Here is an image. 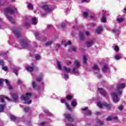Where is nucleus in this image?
<instances>
[{
  "instance_id": "1",
  "label": "nucleus",
  "mask_w": 126,
  "mask_h": 126,
  "mask_svg": "<svg viewBox=\"0 0 126 126\" xmlns=\"http://www.w3.org/2000/svg\"><path fill=\"white\" fill-rule=\"evenodd\" d=\"M57 65L58 66V68L59 69H61V70L63 69V70L64 71H65V72H67V73H69V72H71V69H70V68L67 67L65 66H63V68L62 67V65H61V62L60 61L57 62Z\"/></svg>"
},
{
  "instance_id": "2",
  "label": "nucleus",
  "mask_w": 126,
  "mask_h": 126,
  "mask_svg": "<svg viewBox=\"0 0 126 126\" xmlns=\"http://www.w3.org/2000/svg\"><path fill=\"white\" fill-rule=\"evenodd\" d=\"M32 96V94L31 93H27L26 94H23L21 96V99L23 101H27L28 100H29L30 98H31Z\"/></svg>"
},
{
  "instance_id": "3",
  "label": "nucleus",
  "mask_w": 126,
  "mask_h": 126,
  "mask_svg": "<svg viewBox=\"0 0 126 126\" xmlns=\"http://www.w3.org/2000/svg\"><path fill=\"white\" fill-rule=\"evenodd\" d=\"M97 106L99 107V108H103V106L104 107H106L108 110H111V108L112 107V105L111 104H108L106 102H103L102 103H101V102H99L97 103Z\"/></svg>"
},
{
  "instance_id": "4",
  "label": "nucleus",
  "mask_w": 126,
  "mask_h": 126,
  "mask_svg": "<svg viewBox=\"0 0 126 126\" xmlns=\"http://www.w3.org/2000/svg\"><path fill=\"white\" fill-rule=\"evenodd\" d=\"M126 87V85L125 84H119L117 86V93L119 95H122L123 92H122V89Z\"/></svg>"
},
{
  "instance_id": "5",
  "label": "nucleus",
  "mask_w": 126,
  "mask_h": 126,
  "mask_svg": "<svg viewBox=\"0 0 126 126\" xmlns=\"http://www.w3.org/2000/svg\"><path fill=\"white\" fill-rule=\"evenodd\" d=\"M17 10V9L14 8L11 9L10 7H7L4 9L5 12L6 13H10V14H14L15 13V11Z\"/></svg>"
},
{
  "instance_id": "6",
  "label": "nucleus",
  "mask_w": 126,
  "mask_h": 126,
  "mask_svg": "<svg viewBox=\"0 0 126 126\" xmlns=\"http://www.w3.org/2000/svg\"><path fill=\"white\" fill-rule=\"evenodd\" d=\"M20 44L21 47L24 49H26L29 46L28 43H27V40L26 39H22L20 42Z\"/></svg>"
},
{
  "instance_id": "7",
  "label": "nucleus",
  "mask_w": 126,
  "mask_h": 126,
  "mask_svg": "<svg viewBox=\"0 0 126 126\" xmlns=\"http://www.w3.org/2000/svg\"><path fill=\"white\" fill-rule=\"evenodd\" d=\"M11 31L16 35L17 38H19V37L21 36L20 32H19V31H18V30L16 29V28L12 27L11 28Z\"/></svg>"
},
{
  "instance_id": "8",
  "label": "nucleus",
  "mask_w": 126,
  "mask_h": 126,
  "mask_svg": "<svg viewBox=\"0 0 126 126\" xmlns=\"http://www.w3.org/2000/svg\"><path fill=\"white\" fill-rule=\"evenodd\" d=\"M111 95L112 96L114 102H115V103H117V102H119L120 101V98H119V97H118V94H117V93H113Z\"/></svg>"
},
{
  "instance_id": "9",
  "label": "nucleus",
  "mask_w": 126,
  "mask_h": 126,
  "mask_svg": "<svg viewBox=\"0 0 126 126\" xmlns=\"http://www.w3.org/2000/svg\"><path fill=\"white\" fill-rule=\"evenodd\" d=\"M64 116L69 122H73V118L71 117V115L70 114L68 113L64 114Z\"/></svg>"
},
{
  "instance_id": "10",
  "label": "nucleus",
  "mask_w": 126,
  "mask_h": 126,
  "mask_svg": "<svg viewBox=\"0 0 126 126\" xmlns=\"http://www.w3.org/2000/svg\"><path fill=\"white\" fill-rule=\"evenodd\" d=\"M42 8H43L46 12H51V11H52V9H51L48 5H44L42 6Z\"/></svg>"
},
{
  "instance_id": "11",
  "label": "nucleus",
  "mask_w": 126,
  "mask_h": 126,
  "mask_svg": "<svg viewBox=\"0 0 126 126\" xmlns=\"http://www.w3.org/2000/svg\"><path fill=\"white\" fill-rule=\"evenodd\" d=\"M0 101L2 103H3V101L4 99H7L8 101H9V102H11L12 101V100H11L8 97H5V96L2 97V95H0Z\"/></svg>"
},
{
  "instance_id": "12",
  "label": "nucleus",
  "mask_w": 126,
  "mask_h": 126,
  "mask_svg": "<svg viewBox=\"0 0 126 126\" xmlns=\"http://www.w3.org/2000/svg\"><path fill=\"white\" fill-rule=\"evenodd\" d=\"M94 44V41L92 40V41H88L86 42V45L87 47H91L92 46H93V44Z\"/></svg>"
},
{
  "instance_id": "13",
  "label": "nucleus",
  "mask_w": 126,
  "mask_h": 126,
  "mask_svg": "<svg viewBox=\"0 0 126 126\" xmlns=\"http://www.w3.org/2000/svg\"><path fill=\"white\" fill-rule=\"evenodd\" d=\"M98 90H99V93L101 94V95H102V96H106V91H104V90L102 89L98 88Z\"/></svg>"
},
{
  "instance_id": "14",
  "label": "nucleus",
  "mask_w": 126,
  "mask_h": 126,
  "mask_svg": "<svg viewBox=\"0 0 126 126\" xmlns=\"http://www.w3.org/2000/svg\"><path fill=\"white\" fill-rule=\"evenodd\" d=\"M102 30L103 28H102V27H98L96 30V32L97 34H101Z\"/></svg>"
},
{
  "instance_id": "15",
  "label": "nucleus",
  "mask_w": 126,
  "mask_h": 126,
  "mask_svg": "<svg viewBox=\"0 0 126 126\" xmlns=\"http://www.w3.org/2000/svg\"><path fill=\"white\" fill-rule=\"evenodd\" d=\"M10 94L11 95L13 100H16L18 99V95L16 94H12L10 93Z\"/></svg>"
},
{
  "instance_id": "16",
  "label": "nucleus",
  "mask_w": 126,
  "mask_h": 126,
  "mask_svg": "<svg viewBox=\"0 0 126 126\" xmlns=\"http://www.w3.org/2000/svg\"><path fill=\"white\" fill-rule=\"evenodd\" d=\"M6 17L7 19H8V20L10 22H11V23L14 24L15 23V20H13V19H12V17H11V16L6 15Z\"/></svg>"
},
{
  "instance_id": "17",
  "label": "nucleus",
  "mask_w": 126,
  "mask_h": 126,
  "mask_svg": "<svg viewBox=\"0 0 126 126\" xmlns=\"http://www.w3.org/2000/svg\"><path fill=\"white\" fill-rule=\"evenodd\" d=\"M32 23L33 25H36L38 23V21L37 20V18L33 17L32 20Z\"/></svg>"
},
{
  "instance_id": "18",
  "label": "nucleus",
  "mask_w": 126,
  "mask_h": 126,
  "mask_svg": "<svg viewBox=\"0 0 126 126\" xmlns=\"http://www.w3.org/2000/svg\"><path fill=\"white\" fill-rule=\"evenodd\" d=\"M5 83L7 84V86L8 87V89L9 90H11L12 89V87L9 84V81H8L7 79H5Z\"/></svg>"
},
{
  "instance_id": "19",
  "label": "nucleus",
  "mask_w": 126,
  "mask_h": 126,
  "mask_svg": "<svg viewBox=\"0 0 126 126\" xmlns=\"http://www.w3.org/2000/svg\"><path fill=\"white\" fill-rule=\"evenodd\" d=\"M79 36H80V39L81 41H83L84 40V35L83 34V32H79Z\"/></svg>"
},
{
  "instance_id": "20",
  "label": "nucleus",
  "mask_w": 126,
  "mask_h": 126,
  "mask_svg": "<svg viewBox=\"0 0 126 126\" xmlns=\"http://www.w3.org/2000/svg\"><path fill=\"white\" fill-rule=\"evenodd\" d=\"M75 65H76V68H79V66H80V63L78 62V61H75Z\"/></svg>"
},
{
  "instance_id": "21",
  "label": "nucleus",
  "mask_w": 126,
  "mask_h": 126,
  "mask_svg": "<svg viewBox=\"0 0 126 126\" xmlns=\"http://www.w3.org/2000/svg\"><path fill=\"white\" fill-rule=\"evenodd\" d=\"M5 105L4 104H0V113L3 112Z\"/></svg>"
},
{
  "instance_id": "22",
  "label": "nucleus",
  "mask_w": 126,
  "mask_h": 126,
  "mask_svg": "<svg viewBox=\"0 0 126 126\" xmlns=\"http://www.w3.org/2000/svg\"><path fill=\"white\" fill-rule=\"evenodd\" d=\"M93 69H94V70H96L97 72L100 70V69H99V67H98V65H94L93 67Z\"/></svg>"
},
{
  "instance_id": "23",
  "label": "nucleus",
  "mask_w": 126,
  "mask_h": 126,
  "mask_svg": "<svg viewBox=\"0 0 126 126\" xmlns=\"http://www.w3.org/2000/svg\"><path fill=\"white\" fill-rule=\"evenodd\" d=\"M64 42H65L64 40H63L62 41V43H63V44H64V47H66V46H67L68 45H71V42H70L69 41H68L67 42L64 43Z\"/></svg>"
},
{
  "instance_id": "24",
  "label": "nucleus",
  "mask_w": 126,
  "mask_h": 126,
  "mask_svg": "<svg viewBox=\"0 0 126 126\" xmlns=\"http://www.w3.org/2000/svg\"><path fill=\"white\" fill-rule=\"evenodd\" d=\"M27 70H28V71H33V70H34V68L33 67L28 66L27 67Z\"/></svg>"
},
{
  "instance_id": "25",
  "label": "nucleus",
  "mask_w": 126,
  "mask_h": 126,
  "mask_svg": "<svg viewBox=\"0 0 126 126\" xmlns=\"http://www.w3.org/2000/svg\"><path fill=\"white\" fill-rule=\"evenodd\" d=\"M32 86L33 88H34V89H38V87L37 86V85H36V83L34 81H33L32 83Z\"/></svg>"
},
{
  "instance_id": "26",
  "label": "nucleus",
  "mask_w": 126,
  "mask_h": 126,
  "mask_svg": "<svg viewBox=\"0 0 126 126\" xmlns=\"http://www.w3.org/2000/svg\"><path fill=\"white\" fill-rule=\"evenodd\" d=\"M28 7L29 9H31V10H33V5H32V3H29L28 4Z\"/></svg>"
},
{
  "instance_id": "27",
  "label": "nucleus",
  "mask_w": 126,
  "mask_h": 126,
  "mask_svg": "<svg viewBox=\"0 0 126 126\" xmlns=\"http://www.w3.org/2000/svg\"><path fill=\"white\" fill-rule=\"evenodd\" d=\"M108 69H109V68L106 65L103 66V68L102 69L103 72H106V71H107V70H108Z\"/></svg>"
},
{
  "instance_id": "28",
  "label": "nucleus",
  "mask_w": 126,
  "mask_h": 126,
  "mask_svg": "<svg viewBox=\"0 0 126 126\" xmlns=\"http://www.w3.org/2000/svg\"><path fill=\"white\" fill-rule=\"evenodd\" d=\"M52 44H53V41H52V40H51V41H48V42L45 44V45H46V46H50V45H52Z\"/></svg>"
},
{
  "instance_id": "29",
  "label": "nucleus",
  "mask_w": 126,
  "mask_h": 126,
  "mask_svg": "<svg viewBox=\"0 0 126 126\" xmlns=\"http://www.w3.org/2000/svg\"><path fill=\"white\" fill-rule=\"evenodd\" d=\"M24 26H25V27H28V26H29V22H28V21H26V22L24 23Z\"/></svg>"
},
{
  "instance_id": "30",
  "label": "nucleus",
  "mask_w": 126,
  "mask_h": 126,
  "mask_svg": "<svg viewBox=\"0 0 126 126\" xmlns=\"http://www.w3.org/2000/svg\"><path fill=\"white\" fill-rule=\"evenodd\" d=\"M83 61L84 63H86V61H87V59H86V56L85 55L83 56Z\"/></svg>"
},
{
  "instance_id": "31",
  "label": "nucleus",
  "mask_w": 126,
  "mask_h": 126,
  "mask_svg": "<svg viewBox=\"0 0 126 126\" xmlns=\"http://www.w3.org/2000/svg\"><path fill=\"white\" fill-rule=\"evenodd\" d=\"M76 102L75 101H72L71 102V105L73 106V107H76Z\"/></svg>"
},
{
  "instance_id": "32",
  "label": "nucleus",
  "mask_w": 126,
  "mask_h": 126,
  "mask_svg": "<svg viewBox=\"0 0 126 126\" xmlns=\"http://www.w3.org/2000/svg\"><path fill=\"white\" fill-rule=\"evenodd\" d=\"M65 105L66 106L67 108L69 110V111H72V109L70 107H69V105L68 104V103H65Z\"/></svg>"
},
{
  "instance_id": "33",
  "label": "nucleus",
  "mask_w": 126,
  "mask_h": 126,
  "mask_svg": "<svg viewBox=\"0 0 126 126\" xmlns=\"http://www.w3.org/2000/svg\"><path fill=\"white\" fill-rule=\"evenodd\" d=\"M66 99L68 100H71V99H72V96L68 95L66 96Z\"/></svg>"
},
{
  "instance_id": "34",
  "label": "nucleus",
  "mask_w": 126,
  "mask_h": 126,
  "mask_svg": "<svg viewBox=\"0 0 126 126\" xmlns=\"http://www.w3.org/2000/svg\"><path fill=\"white\" fill-rule=\"evenodd\" d=\"M32 102V101H31V100H29L28 101H24V104L30 105V104H31Z\"/></svg>"
},
{
  "instance_id": "35",
  "label": "nucleus",
  "mask_w": 126,
  "mask_h": 126,
  "mask_svg": "<svg viewBox=\"0 0 126 126\" xmlns=\"http://www.w3.org/2000/svg\"><path fill=\"white\" fill-rule=\"evenodd\" d=\"M84 17H87L88 16V12H84L83 13Z\"/></svg>"
},
{
  "instance_id": "36",
  "label": "nucleus",
  "mask_w": 126,
  "mask_h": 126,
  "mask_svg": "<svg viewBox=\"0 0 126 126\" xmlns=\"http://www.w3.org/2000/svg\"><path fill=\"white\" fill-rule=\"evenodd\" d=\"M6 1L5 0H0V5H2Z\"/></svg>"
},
{
  "instance_id": "37",
  "label": "nucleus",
  "mask_w": 126,
  "mask_h": 126,
  "mask_svg": "<svg viewBox=\"0 0 126 126\" xmlns=\"http://www.w3.org/2000/svg\"><path fill=\"white\" fill-rule=\"evenodd\" d=\"M24 111L26 113H27V112H28V111H29V110H30V108L29 107H26L24 108Z\"/></svg>"
},
{
  "instance_id": "38",
  "label": "nucleus",
  "mask_w": 126,
  "mask_h": 126,
  "mask_svg": "<svg viewBox=\"0 0 126 126\" xmlns=\"http://www.w3.org/2000/svg\"><path fill=\"white\" fill-rule=\"evenodd\" d=\"M35 60H40V59H41V56H40L39 55H36L35 56Z\"/></svg>"
},
{
  "instance_id": "39",
  "label": "nucleus",
  "mask_w": 126,
  "mask_h": 126,
  "mask_svg": "<svg viewBox=\"0 0 126 126\" xmlns=\"http://www.w3.org/2000/svg\"><path fill=\"white\" fill-rule=\"evenodd\" d=\"M96 123H97V124H99V125H103V122L101 121V120H99V119L97 120Z\"/></svg>"
},
{
  "instance_id": "40",
  "label": "nucleus",
  "mask_w": 126,
  "mask_h": 126,
  "mask_svg": "<svg viewBox=\"0 0 126 126\" xmlns=\"http://www.w3.org/2000/svg\"><path fill=\"white\" fill-rule=\"evenodd\" d=\"M101 21L102 22H103L104 23H106V17H102L101 18Z\"/></svg>"
},
{
  "instance_id": "41",
  "label": "nucleus",
  "mask_w": 126,
  "mask_h": 126,
  "mask_svg": "<svg viewBox=\"0 0 126 126\" xmlns=\"http://www.w3.org/2000/svg\"><path fill=\"white\" fill-rule=\"evenodd\" d=\"M117 21L118 22H122V21H124V19L123 18H120L117 19Z\"/></svg>"
},
{
  "instance_id": "42",
  "label": "nucleus",
  "mask_w": 126,
  "mask_h": 126,
  "mask_svg": "<svg viewBox=\"0 0 126 126\" xmlns=\"http://www.w3.org/2000/svg\"><path fill=\"white\" fill-rule=\"evenodd\" d=\"M0 65H4V62H3V60H0Z\"/></svg>"
},
{
  "instance_id": "43",
  "label": "nucleus",
  "mask_w": 126,
  "mask_h": 126,
  "mask_svg": "<svg viewBox=\"0 0 126 126\" xmlns=\"http://www.w3.org/2000/svg\"><path fill=\"white\" fill-rule=\"evenodd\" d=\"M92 114V112H91V111L89 110L86 112V114L88 115L89 116L91 115V114Z\"/></svg>"
},
{
  "instance_id": "44",
  "label": "nucleus",
  "mask_w": 126,
  "mask_h": 126,
  "mask_svg": "<svg viewBox=\"0 0 126 126\" xmlns=\"http://www.w3.org/2000/svg\"><path fill=\"white\" fill-rule=\"evenodd\" d=\"M42 80V77H38L36 79V81L40 82Z\"/></svg>"
},
{
  "instance_id": "45",
  "label": "nucleus",
  "mask_w": 126,
  "mask_h": 126,
  "mask_svg": "<svg viewBox=\"0 0 126 126\" xmlns=\"http://www.w3.org/2000/svg\"><path fill=\"white\" fill-rule=\"evenodd\" d=\"M3 79H0V86H2V83H3Z\"/></svg>"
},
{
  "instance_id": "46",
  "label": "nucleus",
  "mask_w": 126,
  "mask_h": 126,
  "mask_svg": "<svg viewBox=\"0 0 126 126\" xmlns=\"http://www.w3.org/2000/svg\"><path fill=\"white\" fill-rule=\"evenodd\" d=\"M72 72H73L74 73H77L78 72V71H76V68H74L73 69Z\"/></svg>"
},
{
  "instance_id": "47",
  "label": "nucleus",
  "mask_w": 126,
  "mask_h": 126,
  "mask_svg": "<svg viewBox=\"0 0 126 126\" xmlns=\"http://www.w3.org/2000/svg\"><path fill=\"white\" fill-rule=\"evenodd\" d=\"M10 119H11V120H12V121H15V120H16L15 117L13 116V115H11V116H10Z\"/></svg>"
},
{
  "instance_id": "48",
  "label": "nucleus",
  "mask_w": 126,
  "mask_h": 126,
  "mask_svg": "<svg viewBox=\"0 0 126 126\" xmlns=\"http://www.w3.org/2000/svg\"><path fill=\"white\" fill-rule=\"evenodd\" d=\"M2 69L3 70H4L5 71H7V66H3Z\"/></svg>"
},
{
  "instance_id": "49",
  "label": "nucleus",
  "mask_w": 126,
  "mask_h": 126,
  "mask_svg": "<svg viewBox=\"0 0 126 126\" xmlns=\"http://www.w3.org/2000/svg\"><path fill=\"white\" fill-rule=\"evenodd\" d=\"M120 59H121V56H120V55H116L115 56L116 60H120Z\"/></svg>"
},
{
  "instance_id": "50",
  "label": "nucleus",
  "mask_w": 126,
  "mask_h": 126,
  "mask_svg": "<svg viewBox=\"0 0 126 126\" xmlns=\"http://www.w3.org/2000/svg\"><path fill=\"white\" fill-rule=\"evenodd\" d=\"M114 50L115 51H116V52H118L119 50V47L118 46H116L114 48Z\"/></svg>"
},
{
  "instance_id": "51",
  "label": "nucleus",
  "mask_w": 126,
  "mask_h": 126,
  "mask_svg": "<svg viewBox=\"0 0 126 126\" xmlns=\"http://www.w3.org/2000/svg\"><path fill=\"white\" fill-rule=\"evenodd\" d=\"M66 126H76V125H74L73 124H72L71 123H68L66 124Z\"/></svg>"
},
{
  "instance_id": "52",
  "label": "nucleus",
  "mask_w": 126,
  "mask_h": 126,
  "mask_svg": "<svg viewBox=\"0 0 126 126\" xmlns=\"http://www.w3.org/2000/svg\"><path fill=\"white\" fill-rule=\"evenodd\" d=\"M13 72H14L15 74H16V75L18 74L17 73V70L16 68L13 69Z\"/></svg>"
},
{
  "instance_id": "53",
  "label": "nucleus",
  "mask_w": 126,
  "mask_h": 126,
  "mask_svg": "<svg viewBox=\"0 0 126 126\" xmlns=\"http://www.w3.org/2000/svg\"><path fill=\"white\" fill-rule=\"evenodd\" d=\"M72 51H73V52H75L76 51V48L74 46L72 47L71 48Z\"/></svg>"
},
{
  "instance_id": "54",
  "label": "nucleus",
  "mask_w": 126,
  "mask_h": 126,
  "mask_svg": "<svg viewBox=\"0 0 126 126\" xmlns=\"http://www.w3.org/2000/svg\"><path fill=\"white\" fill-rule=\"evenodd\" d=\"M119 110L120 111H123V109H124V106H121L118 107Z\"/></svg>"
},
{
  "instance_id": "55",
  "label": "nucleus",
  "mask_w": 126,
  "mask_h": 126,
  "mask_svg": "<svg viewBox=\"0 0 126 126\" xmlns=\"http://www.w3.org/2000/svg\"><path fill=\"white\" fill-rule=\"evenodd\" d=\"M86 36H90V32H85Z\"/></svg>"
},
{
  "instance_id": "56",
  "label": "nucleus",
  "mask_w": 126,
  "mask_h": 126,
  "mask_svg": "<svg viewBox=\"0 0 126 126\" xmlns=\"http://www.w3.org/2000/svg\"><path fill=\"white\" fill-rule=\"evenodd\" d=\"M118 31H119V30H118L117 29H114L112 30L113 33H117V32H118Z\"/></svg>"
},
{
  "instance_id": "57",
  "label": "nucleus",
  "mask_w": 126,
  "mask_h": 126,
  "mask_svg": "<svg viewBox=\"0 0 126 126\" xmlns=\"http://www.w3.org/2000/svg\"><path fill=\"white\" fill-rule=\"evenodd\" d=\"M34 36H35V37H38V36H39V32H35L34 33Z\"/></svg>"
},
{
  "instance_id": "58",
  "label": "nucleus",
  "mask_w": 126,
  "mask_h": 126,
  "mask_svg": "<svg viewBox=\"0 0 126 126\" xmlns=\"http://www.w3.org/2000/svg\"><path fill=\"white\" fill-rule=\"evenodd\" d=\"M61 27H62L63 28H64V27H65V24L62 23L61 24Z\"/></svg>"
},
{
  "instance_id": "59",
  "label": "nucleus",
  "mask_w": 126,
  "mask_h": 126,
  "mask_svg": "<svg viewBox=\"0 0 126 126\" xmlns=\"http://www.w3.org/2000/svg\"><path fill=\"white\" fill-rule=\"evenodd\" d=\"M45 122H42L41 123H40L39 124V126H45Z\"/></svg>"
},
{
  "instance_id": "60",
  "label": "nucleus",
  "mask_w": 126,
  "mask_h": 126,
  "mask_svg": "<svg viewBox=\"0 0 126 126\" xmlns=\"http://www.w3.org/2000/svg\"><path fill=\"white\" fill-rule=\"evenodd\" d=\"M64 78H65V79H67V78H68V75L65 74L64 76Z\"/></svg>"
},
{
  "instance_id": "61",
  "label": "nucleus",
  "mask_w": 126,
  "mask_h": 126,
  "mask_svg": "<svg viewBox=\"0 0 126 126\" xmlns=\"http://www.w3.org/2000/svg\"><path fill=\"white\" fill-rule=\"evenodd\" d=\"M88 109V107H85V108H82V111H86V110H87Z\"/></svg>"
},
{
  "instance_id": "62",
  "label": "nucleus",
  "mask_w": 126,
  "mask_h": 126,
  "mask_svg": "<svg viewBox=\"0 0 126 126\" xmlns=\"http://www.w3.org/2000/svg\"><path fill=\"white\" fill-rule=\"evenodd\" d=\"M106 121H112V119L111 118V117H109L106 119Z\"/></svg>"
},
{
  "instance_id": "63",
  "label": "nucleus",
  "mask_w": 126,
  "mask_h": 126,
  "mask_svg": "<svg viewBox=\"0 0 126 126\" xmlns=\"http://www.w3.org/2000/svg\"><path fill=\"white\" fill-rule=\"evenodd\" d=\"M56 47L57 48H61V44H56Z\"/></svg>"
},
{
  "instance_id": "64",
  "label": "nucleus",
  "mask_w": 126,
  "mask_h": 126,
  "mask_svg": "<svg viewBox=\"0 0 126 126\" xmlns=\"http://www.w3.org/2000/svg\"><path fill=\"white\" fill-rule=\"evenodd\" d=\"M61 103H64V102H65V99H61Z\"/></svg>"
}]
</instances>
